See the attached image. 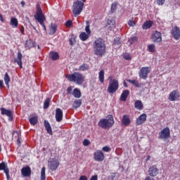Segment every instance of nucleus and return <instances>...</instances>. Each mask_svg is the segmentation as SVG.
<instances>
[{"label":"nucleus","mask_w":180,"mask_h":180,"mask_svg":"<svg viewBox=\"0 0 180 180\" xmlns=\"http://www.w3.org/2000/svg\"><path fill=\"white\" fill-rule=\"evenodd\" d=\"M67 78L70 82H75V84H77V85H82L85 77L79 72H74L68 75Z\"/></svg>","instance_id":"nucleus-4"},{"label":"nucleus","mask_w":180,"mask_h":180,"mask_svg":"<svg viewBox=\"0 0 180 180\" xmlns=\"http://www.w3.org/2000/svg\"><path fill=\"white\" fill-rule=\"evenodd\" d=\"M17 142L18 143V144H20V139L18 138Z\"/></svg>","instance_id":"nucleus-62"},{"label":"nucleus","mask_w":180,"mask_h":180,"mask_svg":"<svg viewBox=\"0 0 180 180\" xmlns=\"http://www.w3.org/2000/svg\"><path fill=\"white\" fill-rule=\"evenodd\" d=\"M66 27H71L72 26V21L71 20H68L65 23Z\"/></svg>","instance_id":"nucleus-47"},{"label":"nucleus","mask_w":180,"mask_h":180,"mask_svg":"<svg viewBox=\"0 0 180 180\" xmlns=\"http://www.w3.org/2000/svg\"><path fill=\"white\" fill-rule=\"evenodd\" d=\"M172 34L175 40H179V38H180L179 27L177 26L173 27L172 30Z\"/></svg>","instance_id":"nucleus-14"},{"label":"nucleus","mask_w":180,"mask_h":180,"mask_svg":"<svg viewBox=\"0 0 180 180\" xmlns=\"http://www.w3.org/2000/svg\"><path fill=\"white\" fill-rule=\"evenodd\" d=\"M127 82H129V84H132V85H134V86H136V88H139L140 86V84H139V82H137V80L127 79Z\"/></svg>","instance_id":"nucleus-36"},{"label":"nucleus","mask_w":180,"mask_h":180,"mask_svg":"<svg viewBox=\"0 0 180 180\" xmlns=\"http://www.w3.org/2000/svg\"><path fill=\"white\" fill-rule=\"evenodd\" d=\"M29 122L31 126H36L37 122H39V117L37 115L34 114L29 118Z\"/></svg>","instance_id":"nucleus-19"},{"label":"nucleus","mask_w":180,"mask_h":180,"mask_svg":"<svg viewBox=\"0 0 180 180\" xmlns=\"http://www.w3.org/2000/svg\"><path fill=\"white\" fill-rule=\"evenodd\" d=\"M103 151H105V153H110V148L109 146H104L102 148Z\"/></svg>","instance_id":"nucleus-45"},{"label":"nucleus","mask_w":180,"mask_h":180,"mask_svg":"<svg viewBox=\"0 0 180 180\" xmlns=\"http://www.w3.org/2000/svg\"><path fill=\"white\" fill-rule=\"evenodd\" d=\"M69 41H70V44L71 46H74V44H75V39H74V38H70V39H69Z\"/></svg>","instance_id":"nucleus-52"},{"label":"nucleus","mask_w":180,"mask_h":180,"mask_svg":"<svg viewBox=\"0 0 180 180\" xmlns=\"http://www.w3.org/2000/svg\"><path fill=\"white\" fill-rule=\"evenodd\" d=\"M94 53L98 57H103L106 53V44L101 38L96 39L93 42Z\"/></svg>","instance_id":"nucleus-1"},{"label":"nucleus","mask_w":180,"mask_h":180,"mask_svg":"<svg viewBox=\"0 0 180 180\" xmlns=\"http://www.w3.org/2000/svg\"><path fill=\"white\" fill-rule=\"evenodd\" d=\"M147 160H150V158L148 157Z\"/></svg>","instance_id":"nucleus-64"},{"label":"nucleus","mask_w":180,"mask_h":180,"mask_svg":"<svg viewBox=\"0 0 180 180\" xmlns=\"http://www.w3.org/2000/svg\"><path fill=\"white\" fill-rule=\"evenodd\" d=\"M0 88H4V80H0Z\"/></svg>","instance_id":"nucleus-59"},{"label":"nucleus","mask_w":180,"mask_h":180,"mask_svg":"<svg viewBox=\"0 0 180 180\" xmlns=\"http://www.w3.org/2000/svg\"><path fill=\"white\" fill-rule=\"evenodd\" d=\"M138 39L136 37H132L129 39V43L130 45L134 44V43H136Z\"/></svg>","instance_id":"nucleus-44"},{"label":"nucleus","mask_w":180,"mask_h":180,"mask_svg":"<svg viewBox=\"0 0 180 180\" xmlns=\"http://www.w3.org/2000/svg\"><path fill=\"white\" fill-rule=\"evenodd\" d=\"M21 174L22 176L25 177L30 176V175H32V169H30V167L29 166L22 167L21 169Z\"/></svg>","instance_id":"nucleus-16"},{"label":"nucleus","mask_w":180,"mask_h":180,"mask_svg":"<svg viewBox=\"0 0 180 180\" xmlns=\"http://www.w3.org/2000/svg\"><path fill=\"white\" fill-rule=\"evenodd\" d=\"M119 89V81L116 79H110L107 91L108 94H115Z\"/></svg>","instance_id":"nucleus-6"},{"label":"nucleus","mask_w":180,"mask_h":180,"mask_svg":"<svg viewBox=\"0 0 180 180\" xmlns=\"http://www.w3.org/2000/svg\"><path fill=\"white\" fill-rule=\"evenodd\" d=\"M10 25L12 26L13 29H16L18 26H19V22L18 21V18L15 17H11L10 20Z\"/></svg>","instance_id":"nucleus-21"},{"label":"nucleus","mask_w":180,"mask_h":180,"mask_svg":"<svg viewBox=\"0 0 180 180\" xmlns=\"http://www.w3.org/2000/svg\"><path fill=\"white\" fill-rule=\"evenodd\" d=\"M117 9V3H112L111 5V12L115 13V11Z\"/></svg>","instance_id":"nucleus-43"},{"label":"nucleus","mask_w":180,"mask_h":180,"mask_svg":"<svg viewBox=\"0 0 180 180\" xmlns=\"http://www.w3.org/2000/svg\"><path fill=\"white\" fill-rule=\"evenodd\" d=\"M128 25L129 26H131L132 27H134V26H136V22H134V20H129L128 22Z\"/></svg>","instance_id":"nucleus-48"},{"label":"nucleus","mask_w":180,"mask_h":180,"mask_svg":"<svg viewBox=\"0 0 180 180\" xmlns=\"http://www.w3.org/2000/svg\"><path fill=\"white\" fill-rule=\"evenodd\" d=\"M124 86H125V88H127V83L126 82H124Z\"/></svg>","instance_id":"nucleus-61"},{"label":"nucleus","mask_w":180,"mask_h":180,"mask_svg":"<svg viewBox=\"0 0 180 180\" xmlns=\"http://www.w3.org/2000/svg\"><path fill=\"white\" fill-rule=\"evenodd\" d=\"M67 92H68V94H72V87L69 86V87L67 89Z\"/></svg>","instance_id":"nucleus-53"},{"label":"nucleus","mask_w":180,"mask_h":180,"mask_svg":"<svg viewBox=\"0 0 180 180\" xmlns=\"http://www.w3.org/2000/svg\"><path fill=\"white\" fill-rule=\"evenodd\" d=\"M49 167L51 171H56L57 168H58V165H60V163L57 160H51L48 162Z\"/></svg>","instance_id":"nucleus-17"},{"label":"nucleus","mask_w":180,"mask_h":180,"mask_svg":"<svg viewBox=\"0 0 180 180\" xmlns=\"http://www.w3.org/2000/svg\"><path fill=\"white\" fill-rule=\"evenodd\" d=\"M56 120L58 122L63 120V110L60 108H56Z\"/></svg>","instance_id":"nucleus-18"},{"label":"nucleus","mask_w":180,"mask_h":180,"mask_svg":"<svg viewBox=\"0 0 180 180\" xmlns=\"http://www.w3.org/2000/svg\"><path fill=\"white\" fill-rule=\"evenodd\" d=\"M158 5L162 6L163 4H165V0H156Z\"/></svg>","instance_id":"nucleus-49"},{"label":"nucleus","mask_w":180,"mask_h":180,"mask_svg":"<svg viewBox=\"0 0 180 180\" xmlns=\"http://www.w3.org/2000/svg\"><path fill=\"white\" fill-rule=\"evenodd\" d=\"M86 26L85 27V30H86V33H87V34H90L91 35V29L89 28L90 27V25H89V21H86Z\"/></svg>","instance_id":"nucleus-40"},{"label":"nucleus","mask_w":180,"mask_h":180,"mask_svg":"<svg viewBox=\"0 0 180 180\" xmlns=\"http://www.w3.org/2000/svg\"><path fill=\"white\" fill-rule=\"evenodd\" d=\"M81 105H82V100H75L73 102L72 108H74V109H78V108L81 107Z\"/></svg>","instance_id":"nucleus-30"},{"label":"nucleus","mask_w":180,"mask_h":180,"mask_svg":"<svg viewBox=\"0 0 180 180\" xmlns=\"http://www.w3.org/2000/svg\"><path fill=\"white\" fill-rule=\"evenodd\" d=\"M89 144H91V142H89V140L88 139H84L83 141V146H89Z\"/></svg>","instance_id":"nucleus-50"},{"label":"nucleus","mask_w":180,"mask_h":180,"mask_svg":"<svg viewBox=\"0 0 180 180\" xmlns=\"http://www.w3.org/2000/svg\"><path fill=\"white\" fill-rule=\"evenodd\" d=\"M41 180H46V167H42L41 170Z\"/></svg>","instance_id":"nucleus-37"},{"label":"nucleus","mask_w":180,"mask_h":180,"mask_svg":"<svg viewBox=\"0 0 180 180\" xmlns=\"http://www.w3.org/2000/svg\"><path fill=\"white\" fill-rule=\"evenodd\" d=\"M22 58H23V56L20 51H18V56L14 59V63H17L18 65H19L20 68H22Z\"/></svg>","instance_id":"nucleus-20"},{"label":"nucleus","mask_w":180,"mask_h":180,"mask_svg":"<svg viewBox=\"0 0 180 180\" xmlns=\"http://www.w3.org/2000/svg\"><path fill=\"white\" fill-rule=\"evenodd\" d=\"M4 79L8 89H9V83L11 82V77H9V74H8V72L5 73Z\"/></svg>","instance_id":"nucleus-27"},{"label":"nucleus","mask_w":180,"mask_h":180,"mask_svg":"<svg viewBox=\"0 0 180 180\" xmlns=\"http://www.w3.org/2000/svg\"><path fill=\"white\" fill-rule=\"evenodd\" d=\"M148 172L149 176H152L154 178L157 176L158 174H160V169H158V167H157V166L153 165L148 169Z\"/></svg>","instance_id":"nucleus-12"},{"label":"nucleus","mask_w":180,"mask_h":180,"mask_svg":"<svg viewBox=\"0 0 180 180\" xmlns=\"http://www.w3.org/2000/svg\"><path fill=\"white\" fill-rule=\"evenodd\" d=\"M50 57L53 61H56V60H58L60 58L58 53L53 51L50 53Z\"/></svg>","instance_id":"nucleus-32"},{"label":"nucleus","mask_w":180,"mask_h":180,"mask_svg":"<svg viewBox=\"0 0 180 180\" xmlns=\"http://www.w3.org/2000/svg\"><path fill=\"white\" fill-rule=\"evenodd\" d=\"M169 137H171V131H169V127H165L160 132H159L158 139L167 140V139H169Z\"/></svg>","instance_id":"nucleus-8"},{"label":"nucleus","mask_w":180,"mask_h":180,"mask_svg":"<svg viewBox=\"0 0 180 180\" xmlns=\"http://www.w3.org/2000/svg\"><path fill=\"white\" fill-rule=\"evenodd\" d=\"M90 180H98V175L92 176L90 179Z\"/></svg>","instance_id":"nucleus-57"},{"label":"nucleus","mask_w":180,"mask_h":180,"mask_svg":"<svg viewBox=\"0 0 180 180\" xmlns=\"http://www.w3.org/2000/svg\"><path fill=\"white\" fill-rule=\"evenodd\" d=\"M135 108L138 109V110H141L143 109V102L140 100H137L135 102Z\"/></svg>","instance_id":"nucleus-33"},{"label":"nucleus","mask_w":180,"mask_h":180,"mask_svg":"<svg viewBox=\"0 0 180 180\" xmlns=\"http://www.w3.org/2000/svg\"><path fill=\"white\" fill-rule=\"evenodd\" d=\"M0 110L1 112V115H5L6 116H8V120L10 122H12L13 119V112L11 110H7L5 108H0Z\"/></svg>","instance_id":"nucleus-13"},{"label":"nucleus","mask_w":180,"mask_h":180,"mask_svg":"<svg viewBox=\"0 0 180 180\" xmlns=\"http://www.w3.org/2000/svg\"><path fill=\"white\" fill-rule=\"evenodd\" d=\"M38 49H40V46L38 45Z\"/></svg>","instance_id":"nucleus-63"},{"label":"nucleus","mask_w":180,"mask_h":180,"mask_svg":"<svg viewBox=\"0 0 180 180\" xmlns=\"http://www.w3.org/2000/svg\"><path fill=\"white\" fill-rule=\"evenodd\" d=\"M179 98V91H178V90H174L169 94L168 99L170 102H175V101H178Z\"/></svg>","instance_id":"nucleus-10"},{"label":"nucleus","mask_w":180,"mask_h":180,"mask_svg":"<svg viewBox=\"0 0 180 180\" xmlns=\"http://www.w3.org/2000/svg\"><path fill=\"white\" fill-rule=\"evenodd\" d=\"M151 39L153 43H161V41H162L161 32L155 31L153 34H152Z\"/></svg>","instance_id":"nucleus-11"},{"label":"nucleus","mask_w":180,"mask_h":180,"mask_svg":"<svg viewBox=\"0 0 180 180\" xmlns=\"http://www.w3.org/2000/svg\"><path fill=\"white\" fill-rule=\"evenodd\" d=\"M144 180H155L153 176H147Z\"/></svg>","instance_id":"nucleus-55"},{"label":"nucleus","mask_w":180,"mask_h":180,"mask_svg":"<svg viewBox=\"0 0 180 180\" xmlns=\"http://www.w3.org/2000/svg\"><path fill=\"white\" fill-rule=\"evenodd\" d=\"M153 21H146L142 25V28L144 30H147V29H150V27H151V26H153Z\"/></svg>","instance_id":"nucleus-31"},{"label":"nucleus","mask_w":180,"mask_h":180,"mask_svg":"<svg viewBox=\"0 0 180 180\" xmlns=\"http://www.w3.org/2000/svg\"><path fill=\"white\" fill-rule=\"evenodd\" d=\"M6 169H9V168H8V165H6L4 162H1L0 164V171H4V172H5Z\"/></svg>","instance_id":"nucleus-38"},{"label":"nucleus","mask_w":180,"mask_h":180,"mask_svg":"<svg viewBox=\"0 0 180 180\" xmlns=\"http://www.w3.org/2000/svg\"><path fill=\"white\" fill-rule=\"evenodd\" d=\"M98 79L101 84L105 82V70H101L98 73Z\"/></svg>","instance_id":"nucleus-28"},{"label":"nucleus","mask_w":180,"mask_h":180,"mask_svg":"<svg viewBox=\"0 0 180 180\" xmlns=\"http://www.w3.org/2000/svg\"><path fill=\"white\" fill-rule=\"evenodd\" d=\"M86 0H77V1L74 2L72 6V13L75 17L78 16V15H81V12L84 9V4Z\"/></svg>","instance_id":"nucleus-3"},{"label":"nucleus","mask_w":180,"mask_h":180,"mask_svg":"<svg viewBox=\"0 0 180 180\" xmlns=\"http://www.w3.org/2000/svg\"><path fill=\"white\" fill-rule=\"evenodd\" d=\"M34 17L36 20L39 22L42 27H44V30H46V25H44V20H46V17L44 16V14H43V11H41V8H40V6H37V13L34 15Z\"/></svg>","instance_id":"nucleus-5"},{"label":"nucleus","mask_w":180,"mask_h":180,"mask_svg":"<svg viewBox=\"0 0 180 180\" xmlns=\"http://www.w3.org/2000/svg\"><path fill=\"white\" fill-rule=\"evenodd\" d=\"M50 30V34H55L56 32H57V25L54 23H51Z\"/></svg>","instance_id":"nucleus-34"},{"label":"nucleus","mask_w":180,"mask_h":180,"mask_svg":"<svg viewBox=\"0 0 180 180\" xmlns=\"http://www.w3.org/2000/svg\"><path fill=\"white\" fill-rule=\"evenodd\" d=\"M50 98H48L46 99L45 102L44 103V109H47L49 106H50Z\"/></svg>","instance_id":"nucleus-42"},{"label":"nucleus","mask_w":180,"mask_h":180,"mask_svg":"<svg viewBox=\"0 0 180 180\" xmlns=\"http://www.w3.org/2000/svg\"><path fill=\"white\" fill-rule=\"evenodd\" d=\"M148 50L150 53H155V44L148 45Z\"/></svg>","instance_id":"nucleus-39"},{"label":"nucleus","mask_w":180,"mask_h":180,"mask_svg":"<svg viewBox=\"0 0 180 180\" xmlns=\"http://www.w3.org/2000/svg\"><path fill=\"white\" fill-rule=\"evenodd\" d=\"M0 20H1V22H2V23H4V22H5V20L4 19L2 14H0Z\"/></svg>","instance_id":"nucleus-58"},{"label":"nucleus","mask_w":180,"mask_h":180,"mask_svg":"<svg viewBox=\"0 0 180 180\" xmlns=\"http://www.w3.org/2000/svg\"><path fill=\"white\" fill-rule=\"evenodd\" d=\"M129 95H130V91H123L120 96V101H122V102H126V101L127 100V96H129Z\"/></svg>","instance_id":"nucleus-23"},{"label":"nucleus","mask_w":180,"mask_h":180,"mask_svg":"<svg viewBox=\"0 0 180 180\" xmlns=\"http://www.w3.org/2000/svg\"><path fill=\"white\" fill-rule=\"evenodd\" d=\"M122 123L123 126H129L131 123L130 117L127 115H124L122 117Z\"/></svg>","instance_id":"nucleus-24"},{"label":"nucleus","mask_w":180,"mask_h":180,"mask_svg":"<svg viewBox=\"0 0 180 180\" xmlns=\"http://www.w3.org/2000/svg\"><path fill=\"white\" fill-rule=\"evenodd\" d=\"M89 36H91L89 34L82 32L79 34V39L82 40V41H86V40L89 39Z\"/></svg>","instance_id":"nucleus-26"},{"label":"nucleus","mask_w":180,"mask_h":180,"mask_svg":"<svg viewBox=\"0 0 180 180\" xmlns=\"http://www.w3.org/2000/svg\"><path fill=\"white\" fill-rule=\"evenodd\" d=\"M151 72V68L150 67H142L139 72V77L141 79H147L148 78V74Z\"/></svg>","instance_id":"nucleus-7"},{"label":"nucleus","mask_w":180,"mask_h":180,"mask_svg":"<svg viewBox=\"0 0 180 180\" xmlns=\"http://www.w3.org/2000/svg\"><path fill=\"white\" fill-rule=\"evenodd\" d=\"M111 180H116V174L115 173L111 174Z\"/></svg>","instance_id":"nucleus-56"},{"label":"nucleus","mask_w":180,"mask_h":180,"mask_svg":"<svg viewBox=\"0 0 180 180\" xmlns=\"http://www.w3.org/2000/svg\"><path fill=\"white\" fill-rule=\"evenodd\" d=\"M107 23L110 26V27H115V26H116V24L113 19L108 20Z\"/></svg>","instance_id":"nucleus-41"},{"label":"nucleus","mask_w":180,"mask_h":180,"mask_svg":"<svg viewBox=\"0 0 180 180\" xmlns=\"http://www.w3.org/2000/svg\"><path fill=\"white\" fill-rule=\"evenodd\" d=\"M113 124H115V120L112 115H108L106 119H102L98 122V126L102 129H110Z\"/></svg>","instance_id":"nucleus-2"},{"label":"nucleus","mask_w":180,"mask_h":180,"mask_svg":"<svg viewBox=\"0 0 180 180\" xmlns=\"http://www.w3.org/2000/svg\"><path fill=\"white\" fill-rule=\"evenodd\" d=\"M7 180H9L11 177L9 176V169H6L5 172Z\"/></svg>","instance_id":"nucleus-51"},{"label":"nucleus","mask_w":180,"mask_h":180,"mask_svg":"<svg viewBox=\"0 0 180 180\" xmlns=\"http://www.w3.org/2000/svg\"><path fill=\"white\" fill-rule=\"evenodd\" d=\"M124 60H131V56H130V54L129 53H125L123 56Z\"/></svg>","instance_id":"nucleus-46"},{"label":"nucleus","mask_w":180,"mask_h":180,"mask_svg":"<svg viewBox=\"0 0 180 180\" xmlns=\"http://www.w3.org/2000/svg\"><path fill=\"white\" fill-rule=\"evenodd\" d=\"M147 121V115L146 114H141L136 121V126H141L143 123H146Z\"/></svg>","instance_id":"nucleus-15"},{"label":"nucleus","mask_w":180,"mask_h":180,"mask_svg":"<svg viewBox=\"0 0 180 180\" xmlns=\"http://www.w3.org/2000/svg\"><path fill=\"white\" fill-rule=\"evenodd\" d=\"M72 95H73L75 98H79L82 96L81 91L76 88L73 90Z\"/></svg>","instance_id":"nucleus-29"},{"label":"nucleus","mask_w":180,"mask_h":180,"mask_svg":"<svg viewBox=\"0 0 180 180\" xmlns=\"http://www.w3.org/2000/svg\"><path fill=\"white\" fill-rule=\"evenodd\" d=\"M89 70V65L88 64H82L79 68V71H88Z\"/></svg>","instance_id":"nucleus-35"},{"label":"nucleus","mask_w":180,"mask_h":180,"mask_svg":"<svg viewBox=\"0 0 180 180\" xmlns=\"http://www.w3.org/2000/svg\"><path fill=\"white\" fill-rule=\"evenodd\" d=\"M44 124L47 133L51 134V136H53V129H51V125H50V122H49L47 120H44Z\"/></svg>","instance_id":"nucleus-22"},{"label":"nucleus","mask_w":180,"mask_h":180,"mask_svg":"<svg viewBox=\"0 0 180 180\" xmlns=\"http://www.w3.org/2000/svg\"><path fill=\"white\" fill-rule=\"evenodd\" d=\"M79 180H88V177L85 175H82L79 177Z\"/></svg>","instance_id":"nucleus-54"},{"label":"nucleus","mask_w":180,"mask_h":180,"mask_svg":"<svg viewBox=\"0 0 180 180\" xmlns=\"http://www.w3.org/2000/svg\"><path fill=\"white\" fill-rule=\"evenodd\" d=\"M21 5L22 7L25 6V1H21Z\"/></svg>","instance_id":"nucleus-60"},{"label":"nucleus","mask_w":180,"mask_h":180,"mask_svg":"<svg viewBox=\"0 0 180 180\" xmlns=\"http://www.w3.org/2000/svg\"><path fill=\"white\" fill-rule=\"evenodd\" d=\"M36 44V43L34 42V41L32 40V39L27 40V41H25V49H26L27 50H29V49H30L34 47V44Z\"/></svg>","instance_id":"nucleus-25"},{"label":"nucleus","mask_w":180,"mask_h":180,"mask_svg":"<svg viewBox=\"0 0 180 180\" xmlns=\"http://www.w3.org/2000/svg\"><path fill=\"white\" fill-rule=\"evenodd\" d=\"M94 160L101 162L105 160V155L102 150H98L94 153Z\"/></svg>","instance_id":"nucleus-9"}]
</instances>
